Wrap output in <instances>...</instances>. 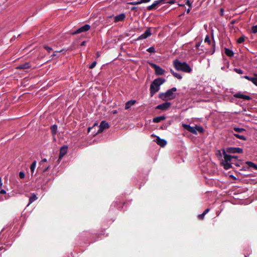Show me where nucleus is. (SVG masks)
<instances>
[{"label":"nucleus","instance_id":"nucleus-9","mask_svg":"<svg viewBox=\"0 0 257 257\" xmlns=\"http://www.w3.org/2000/svg\"><path fill=\"white\" fill-rule=\"evenodd\" d=\"M152 136H154L156 138L155 142L160 146L164 147L166 145L167 141L165 140L161 139L159 137L154 135H152Z\"/></svg>","mask_w":257,"mask_h":257},{"label":"nucleus","instance_id":"nucleus-22","mask_svg":"<svg viewBox=\"0 0 257 257\" xmlns=\"http://www.w3.org/2000/svg\"><path fill=\"white\" fill-rule=\"evenodd\" d=\"M224 53L227 56L230 57H232L234 55V52L232 50L226 48L224 49Z\"/></svg>","mask_w":257,"mask_h":257},{"label":"nucleus","instance_id":"nucleus-33","mask_svg":"<svg viewBox=\"0 0 257 257\" xmlns=\"http://www.w3.org/2000/svg\"><path fill=\"white\" fill-rule=\"evenodd\" d=\"M196 131H198L200 133H203L204 131L203 128L202 126L196 125Z\"/></svg>","mask_w":257,"mask_h":257},{"label":"nucleus","instance_id":"nucleus-35","mask_svg":"<svg viewBox=\"0 0 257 257\" xmlns=\"http://www.w3.org/2000/svg\"><path fill=\"white\" fill-rule=\"evenodd\" d=\"M244 41V37L241 36L239 37L237 40L238 43H242Z\"/></svg>","mask_w":257,"mask_h":257},{"label":"nucleus","instance_id":"nucleus-5","mask_svg":"<svg viewBox=\"0 0 257 257\" xmlns=\"http://www.w3.org/2000/svg\"><path fill=\"white\" fill-rule=\"evenodd\" d=\"M171 105L172 103L170 102L167 101L162 104L158 105L156 107V109L162 111H166L171 107Z\"/></svg>","mask_w":257,"mask_h":257},{"label":"nucleus","instance_id":"nucleus-19","mask_svg":"<svg viewBox=\"0 0 257 257\" xmlns=\"http://www.w3.org/2000/svg\"><path fill=\"white\" fill-rule=\"evenodd\" d=\"M47 161V160L45 158L42 160V161L40 162V166H42L43 168V172H46L50 168L49 166H47L45 167L44 163H46Z\"/></svg>","mask_w":257,"mask_h":257},{"label":"nucleus","instance_id":"nucleus-30","mask_svg":"<svg viewBox=\"0 0 257 257\" xmlns=\"http://www.w3.org/2000/svg\"><path fill=\"white\" fill-rule=\"evenodd\" d=\"M233 135L237 139H239L241 140L245 141L246 140V137L243 135H240L238 134H233Z\"/></svg>","mask_w":257,"mask_h":257},{"label":"nucleus","instance_id":"nucleus-14","mask_svg":"<svg viewBox=\"0 0 257 257\" xmlns=\"http://www.w3.org/2000/svg\"><path fill=\"white\" fill-rule=\"evenodd\" d=\"M151 35H152V33H151V29L148 28L146 30V31H145V32L143 34H142L139 37V39H140V40L145 39L147 38L148 37H149V36H151Z\"/></svg>","mask_w":257,"mask_h":257},{"label":"nucleus","instance_id":"nucleus-45","mask_svg":"<svg viewBox=\"0 0 257 257\" xmlns=\"http://www.w3.org/2000/svg\"><path fill=\"white\" fill-rule=\"evenodd\" d=\"M205 215H204L203 214V213H202V214H199L198 216V218L199 219H204V216Z\"/></svg>","mask_w":257,"mask_h":257},{"label":"nucleus","instance_id":"nucleus-26","mask_svg":"<svg viewBox=\"0 0 257 257\" xmlns=\"http://www.w3.org/2000/svg\"><path fill=\"white\" fill-rule=\"evenodd\" d=\"M171 72L172 74L176 78H177L178 79H181L182 78V76L180 73L175 72L172 69L171 70Z\"/></svg>","mask_w":257,"mask_h":257},{"label":"nucleus","instance_id":"nucleus-18","mask_svg":"<svg viewBox=\"0 0 257 257\" xmlns=\"http://www.w3.org/2000/svg\"><path fill=\"white\" fill-rule=\"evenodd\" d=\"M125 18V16L124 14L122 13L114 17V22H118L120 21H123Z\"/></svg>","mask_w":257,"mask_h":257},{"label":"nucleus","instance_id":"nucleus-6","mask_svg":"<svg viewBox=\"0 0 257 257\" xmlns=\"http://www.w3.org/2000/svg\"><path fill=\"white\" fill-rule=\"evenodd\" d=\"M150 65L155 69V74L156 75H163L165 70L160 67L159 66L156 65L155 63H150Z\"/></svg>","mask_w":257,"mask_h":257},{"label":"nucleus","instance_id":"nucleus-20","mask_svg":"<svg viewBox=\"0 0 257 257\" xmlns=\"http://www.w3.org/2000/svg\"><path fill=\"white\" fill-rule=\"evenodd\" d=\"M136 102V101L135 100H131L127 101L125 104V109H129L132 105L135 104Z\"/></svg>","mask_w":257,"mask_h":257},{"label":"nucleus","instance_id":"nucleus-55","mask_svg":"<svg viewBox=\"0 0 257 257\" xmlns=\"http://www.w3.org/2000/svg\"><path fill=\"white\" fill-rule=\"evenodd\" d=\"M223 9H221V13L222 15H223Z\"/></svg>","mask_w":257,"mask_h":257},{"label":"nucleus","instance_id":"nucleus-2","mask_svg":"<svg viewBox=\"0 0 257 257\" xmlns=\"http://www.w3.org/2000/svg\"><path fill=\"white\" fill-rule=\"evenodd\" d=\"M177 91L176 87H173L167 90L166 92H161L159 94L158 97L163 101L172 100L176 97V94L174 92Z\"/></svg>","mask_w":257,"mask_h":257},{"label":"nucleus","instance_id":"nucleus-42","mask_svg":"<svg viewBox=\"0 0 257 257\" xmlns=\"http://www.w3.org/2000/svg\"><path fill=\"white\" fill-rule=\"evenodd\" d=\"M243 78H245L250 81H251V80H253L254 78V77H251L247 75H245V76H243Z\"/></svg>","mask_w":257,"mask_h":257},{"label":"nucleus","instance_id":"nucleus-4","mask_svg":"<svg viewBox=\"0 0 257 257\" xmlns=\"http://www.w3.org/2000/svg\"><path fill=\"white\" fill-rule=\"evenodd\" d=\"M91 26L88 24H85L81 27L78 28L75 31L72 32V35H74L83 32H86L90 30Z\"/></svg>","mask_w":257,"mask_h":257},{"label":"nucleus","instance_id":"nucleus-39","mask_svg":"<svg viewBox=\"0 0 257 257\" xmlns=\"http://www.w3.org/2000/svg\"><path fill=\"white\" fill-rule=\"evenodd\" d=\"M96 63H96V61H93V62H92V63L90 65H89V68L90 69H93V68H94L95 67V66H96Z\"/></svg>","mask_w":257,"mask_h":257},{"label":"nucleus","instance_id":"nucleus-10","mask_svg":"<svg viewBox=\"0 0 257 257\" xmlns=\"http://www.w3.org/2000/svg\"><path fill=\"white\" fill-rule=\"evenodd\" d=\"M68 150V147L66 146H62L60 150L59 157L58 161L60 162L62 158L67 153Z\"/></svg>","mask_w":257,"mask_h":257},{"label":"nucleus","instance_id":"nucleus-31","mask_svg":"<svg viewBox=\"0 0 257 257\" xmlns=\"http://www.w3.org/2000/svg\"><path fill=\"white\" fill-rule=\"evenodd\" d=\"M51 130L52 133L53 135L56 134V131L57 130V125L56 124L53 125L51 127Z\"/></svg>","mask_w":257,"mask_h":257},{"label":"nucleus","instance_id":"nucleus-7","mask_svg":"<svg viewBox=\"0 0 257 257\" xmlns=\"http://www.w3.org/2000/svg\"><path fill=\"white\" fill-rule=\"evenodd\" d=\"M98 130L95 134H97L102 133L104 129L109 128V125L108 123H107V122H106L104 120H103V121H101L99 125L98 126Z\"/></svg>","mask_w":257,"mask_h":257},{"label":"nucleus","instance_id":"nucleus-15","mask_svg":"<svg viewBox=\"0 0 257 257\" xmlns=\"http://www.w3.org/2000/svg\"><path fill=\"white\" fill-rule=\"evenodd\" d=\"M233 96L235 98H239L244 100L251 99V97L249 96L243 94L240 92L235 93L234 94Z\"/></svg>","mask_w":257,"mask_h":257},{"label":"nucleus","instance_id":"nucleus-54","mask_svg":"<svg viewBox=\"0 0 257 257\" xmlns=\"http://www.w3.org/2000/svg\"><path fill=\"white\" fill-rule=\"evenodd\" d=\"M3 185V183H2V181H1V178H0V186H2Z\"/></svg>","mask_w":257,"mask_h":257},{"label":"nucleus","instance_id":"nucleus-34","mask_svg":"<svg viewBox=\"0 0 257 257\" xmlns=\"http://www.w3.org/2000/svg\"><path fill=\"white\" fill-rule=\"evenodd\" d=\"M215 51V42H213L212 45L211 54L212 55L213 54H214Z\"/></svg>","mask_w":257,"mask_h":257},{"label":"nucleus","instance_id":"nucleus-52","mask_svg":"<svg viewBox=\"0 0 257 257\" xmlns=\"http://www.w3.org/2000/svg\"><path fill=\"white\" fill-rule=\"evenodd\" d=\"M100 55L99 53L98 52H97L96 53V57L98 58V57H100Z\"/></svg>","mask_w":257,"mask_h":257},{"label":"nucleus","instance_id":"nucleus-1","mask_svg":"<svg viewBox=\"0 0 257 257\" xmlns=\"http://www.w3.org/2000/svg\"><path fill=\"white\" fill-rule=\"evenodd\" d=\"M166 81V79L163 78H158L153 80L150 85V93L151 97L158 92L160 89V86Z\"/></svg>","mask_w":257,"mask_h":257},{"label":"nucleus","instance_id":"nucleus-61","mask_svg":"<svg viewBox=\"0 0 257 257\" xmlns=\"http://www.w3.org/2000/svg\"><path fill=\"white\" fill-rule=\"evenodd\" d=\"M165 0H163V2Z\"/></svg>","mask_w":257,"mask_h":257},{"label":"nucleus","instance_id":"nucleus-49","mask_svg":"<svg viewBox=\"0 0 257 257\" xmlns=\"http://www.w3.org/2000/svg\"><path fill=\"white\" fill-rule=\"evenodd\" d=\"M232 157H233V160L234 159L236 160H237V159H238V156H232Z\"/></svg>","mask_w":257,"mask_h":257},{"label":"nucleus","instance_id":"nucleus-43","mask_svg":"<svg viewBox=\"0 0 257 257\" xmlns=\"http://www.w3.org/2000/svg\"><path fill=\"white\" fill-rule=\"evenodd\" d=\"M25 176V174L24 172L21 171L19 173V177L20 178H24Z\"/></svg>","mask_w":257,"mask_h":257},{"label":"nucleus","instance_id":"nucleus-37","mask_svg":"<svg viewBox=\"0 0 257 257\" xmlns=\"http://www.w3.org/2000/svg\"><path fill=\"white\" fill-rule=\"evenodd\" d=\"M251 32L252 33H257V25L252 26L251 29Z\"/></svg>","mask_w":257,"mask_h":257},{"label":"nucleus","instance_id":"nucleus-29","mask_svg":"<svg viewBox=\"0 0 257 257\" xmlns=\"http://www.w3.org/2000/svg\"><path fill=\"white\" fill-rule=\"evenodd\" d=\"M163 2V0H157L155 1L153 4V6H154V8L156 9L158 5H160L162 4Z\"/></svg>","mask_w":257,"mask_h":257},{"label":"nucleus","instance_id":"nucleus-47","mask_svg":"<svg viewBox=\"0 0 257 257\" xmlns=\"http://www.w3.org/2000/svg\"><path fill=\"white\" fill-rule=\"evenodd\" d=\"M251 82L257 86V77H254V79L251 80Z\"/></svg>","mask_w":257,"mask_h":257},{"label":"nucleus","instance_id":"nucleus-60","mask_svg":"<svg viewBox=\"0 0 257 257\" xmlns=\"http://www.w3.org/2000/svg\"><path fill=\"white\" fill-rule=\"evenodd\" d=\"M224 69V67H221V69L223 70Z\"/></svg>","mask_w":257,"mask_h":257},{"label":"nucleus","instance_id":"nucleus-38","mask_svg":"<svg viewBox=\"0 0 257 257\" xmlns=\"http://www.w3.org/2000/svg\"><path fill=\"white\" fill-rule=\"evenodd\" d=\"M136 10H137V12H138V13H140V11L141 10V9L139 8L138 7H133L131 8V10L132 11Z\"/></svg>","mask_w":257,"mask_h":257},{"label":"nucleus","instance_id":"nucleus-8","mask_svg":"<svg viewBox=\"0 0 257 257\" xmlns=\"http://www.w3.org/2000/svg\"><path fill=\"white\" fill-rule=\"evenodd\" d=\"M226 150L228 153L230 154H241L243 153V150L241 148L238 147H228L226 148Z\"/></svg>","mask_w":257,"mask_h":257},{"label":"nucleus","instance_id":"nucleus-57","mask_svg":"<svg viewBox=\"0 0 257 257\" xmlns=\"http://www.w3.org/2000/svg\"><path fill=\"white\" fill-rule=\"evenodd\" d=\"M92 127H89V128H88V132H89V131H90V130L91 129H92Z\"/></svg>","mask_w":257,"mask_h":257},{"label":"nucleus","instance_id":"nucleus-23","mask_svg":"<svg viewBox=\"0 0 257 257\" xmlns=\"http://www.w3.org/2000/svg\"><path fill=\"white\" fill-rule=\"evenodd\" d=\"M142 3H145L144 0H137L135 1L127 2V4L131 5H137Z\"/></svg>","mask_w":257,"mask_h":257},{"label":"nucleus","instance_id":"nucleus-56","mask_svg":"<svg viewBox=\"0 0 257 257\" xmlns=\"http://www.w3.org/2000/svg\"><path fill=\"white\" fill-rule=\"evenodd\" d=\"M84 44H85V42H84V41H83V42H82L81 45H84Z\"/></svg>","mask_w":257,"mask_h":257},{"label":"nucleus","instance_id":"nucleus-44","mask_svg":"<svg viewBox=\"0 0 257 257\" xmlns=\"http://www.w3.org/2000/svg\"><path fill=\"white\" fill-rule=\"evenodd\" d=\"M155 9L154 8V6H153L152 4L147 7V10L148 11H152V10H155Z\"/></svg>","mask_w":257,"mask_h":257},{"label":"nucleus","instance_id":"nucleus-17","mask_svg":"<svg viewBox=\"0 0 257 257\" xmlns=\"http://www.w3.org/2000/svg\"><path fill=\"white\" fill-rule=\"evenodd\" d=\"M31 67V65L29 62H26L24 64H21L19 66H18L16 68L17 69H28L30 68Z\"/></svg>","mask_w":257,"mask_h":257},{"label":"nucleus","instance_id":"nucleus-51","mask_svg":"<svg viewBox=\"0 0 257 257\" xmlns=\"http://www.w3.org/2000/svg\"><path fill=\"white\" fill-rule=\"evenodd\" d=\"M169 3L171 4H174L175 3V1H174V0L171 1L169 2Z\"/></svg>","mask_w":257,"mask_h":257},{"label":"nucleus","instance_id":"nucleus-36","mask_svg":"<svg viewBox=\"0 0 257 257\" xmlns=\"http://www.w3.org/2000/svg\"><path fill=\"white\" fill-rule=\"evenodd\" d=\"M234 71L235 72H236L237 73L240 74H242L243 72L242 70H241L240 69H238V68H234Z\"/></svg>","mask_w":257,"mask_h":257},{"label":"nucleus","instance_id":"nucleus-12","mask_svg":"<svg viewBox=\"0 0 257 257\" xmlns=\"http://www.w3.org/2000/svg\"><path fill=\"white\" fill-rule=\"evenodd\" d=\"M226 150H224L223 152V158L224 160L222 162H233V157L231 155H228L227 154Z\"/></svg>","mask_w":257,"mask_h":257},{"label":"nucleus","instance_id":"nucleus-3","mask_svg":"<svg viewBox=\"0 0 257 257\" xmlns=\"http://www.w3.org/2000/svg\"><path fill=\"white\" fill-rule=\"evenodd\" d=\"M174 67L178 71H182L186 73H189L192 71V68L186 62H181L176 59L174 61Z\"/></svg>","mask_w":257,"mask_h":257},{"label":"nucleus","instance_id":"nucleus-58","mask_svg":"<svg viewBox=\"0 0 257 257\" xmlns=\"http://www.w3.org/2000/svg\"><path fill=\"white\" fill-rule=\"evenodd\" d=\"M189 12H190V9H188L187 10V12L188 13H189Z\"/></svg>","mask_w":257,"mask_h":257},{"label":"nucleus","instance_id":"nucleus-24","mask_svg":"<svg viewBox=\"0 0 257 257\" xmlns=\"http://www.w3.org/2000/svg\"><path fill=\"white\" fill-rule=\"evenodd\" d=\"M166 118L165 116H159L155 117L153 118V122L155 123H158L161 121L162 120H164Z\"/></svg>","mask_w":257,"mask_h":257},{"label":"nucleus","instance_id":"nucleus-13","mask_svg":"<svg viewBox=\"0 0 257 257\" xmlns=\"http://www.w3.org/2000/svg\"><path fill=\"white\" fill-rule=\"evenodd\" d=\"M10 197V196L7 194L5 190L1 189L0 190V201L8 199Z\"/></svg>","mask_w":257,"mask_h":257},{"label":"nucleus","instance_id":"nucleus-53","mask_svg":"<svg viewBox=\"0 0 257 257\" xmlns=\"http://www.w3.org/2000/svg\"><path fill=\"white\" fill-rule=\"evenodd\" d=\"M151 0H144V2H145V3H146L149 2Z\"/></svg>","mask_w":257,"mask_h":257},{"label":"nucleus","instance_id":"nucleus-46","mask_svg":"<svg viewBox=\"0 0 257 257\" xmlns=\"http://www.w3.org/2000/svg\"><path fill=\"white\" fill-rule=\"evenodd\" d=\"M201 42H199L196 43V44L195 45V47H196V49H198V50H199V48L201 45Z\"/></svg>","mask_w":257,"mask_h":257},{"label":"nucleus","instance_id":"nucleus-41","mask_svg":"<svg viewBox=\"0 0 257 257\" xmlns=\"http://www.w3.org/2000/svg\"><path fill=\"white\" fill-rule=\"evenodd\" d=\"M44 48L45 50H46L49 53H50L52 50V48L50 47L47 46H44Z\"/></svg>","mask_w":257,"mask_h":257},{"label":"nucleus","instance_id":"nucleus-16","mask_svg":"<svg viewBox=\"0 0 257 257\" xmlns=\"http://www.w3.org/2000/svg\"><path fill=\"white\" fill-rule=\"evenodd\" d=\"M234 164L233 162H222V164L223 166L224 169L225 170H228L230 169L232 167L231 164ZM234 164L237 166H239V165L237 163H234Z\"/></svg>","mask_w":257,"mask_h":257},{"label":"nucleus","instance_id":"nucleus-59","mask_svg":"<svg viewBox=\"0 0 257 257\" xmlns=\"http://www.w3.org/2000/svg\"><path fill=\"white\" fill-rule=\"evenodd\" d=\"M117 113L116 110H114V111H113V113Z\"/></svg>","mask_w":257,"mask_h":257},{"label":"nucleus","instance_id":"nucleus-32","mask_svg":"<svg viewBox=\"0 0 257 257\" xmlns=\"http://www.w3.org/2000/svg\"><path fill=\"white\" fill-rule=\"evenodd\" d=\"M147 51L150 53H155L156 52V50L154 47H150L147 49Z\"/></svg>","mask_w":257,"mask_h":257},{"label":"nucleus","instance_id":"nucleus-25","mask_svg":"<svg viewBox=\"0 0 257 257\" xmlns=\"http://www.w3.org/2000/svg\"><path fill=\"white\" fill-rule=\"evenodd\" d=\"M245 164L248 166L249 168H252L254 169L257 170V165L251 161H246Z\"/></svg>","mask_w":257,"mask_h":257},{"label":"nucleus","instance_id":"nucleus-62","mask_svg":"<svg viewBox=\"0 0 257 257\" xmlns=\"http://www.w3.org/2000/svg\"><path fill=\"white\" fill-rule=\"evenodd\" d=\"M256 77H257V75H256Z\"/></svg>","mask_w":257,"mask_h":257},{"label":"nucleus","instance_id":"nucleus-28","mask_svg":"<svg viewBox=\"0 0 257 257\" xmlns=\"http://www.w3.org/2000/svg\"><path fill=\"white\" fill-rule=\"evenodd\" d=\"M38 199L36 195L35 194H33L30 198H29V205L31 204L32 202L35 201Z\"/></svg>","mask_w":257,"mask_h":257},{"label":"nucleus","instance_id":"nucleus-48","mask_svg":"<svg viewBox=\"0 0 257 257\" xmlns=\"http://www.w3.org/2000/svg\"><path fill=\"white\" fill-rule=\"evenodd\" d=\"M210 210L209 208L206 209L203 212L204 215H206Z\"/></svg>","mask_w":257,"mask_h":257},{"label":"nucleus","instance_id":"nucleus-27","mask_svg":"<svg viewBox=\"0 0 257 257\" xmlns=\"http://www.w3.org/2000/svg\"><path fill=\"white\" fill-rule=\"evenodd\" d=\"M233 129L236 133H242L246 131L244 128L242 127H234Z\"/></svg>","mask_w":257,"mask_h":257},{"label":"nucleus","instance_id":"nucleus-21","mask_svg":"<svg viewBox=\"0 0 257 257\" xmlns=\"http://www.w3.org/2000/svg\"><path fill=\"white\" fill-rule=\"evenodd\" d=\"M36 161H34L30 166V170L32 176L36 175V174H34V171L36 167Z\"/></svg>","mask_w":257,"mask_h":257},{"label":"nucleus","instance_id":"nucleus-40","mask_svg":"<svg viewBox=\"0 0 257 257\" xmlns=\"http://www.w3.org/2000/svg\"><path fill=\"white\" fill-rule=\"evenodd\" d=\"M204 42L208 43L209 44H211V41H210L209 37L208 35L206 36V37L204 40Z\"/></svg>","mask_w":257,"mask_h":257},{"label":"nucleus","instance_id":"nucleus-11","mask_svg":"<svg viewBox=\"0 0 257 257\" xmlns=\"http://www.w3.org/2000/svg\"><path fill=\"white\" fill-rule=\"evenodd\" d=\"M182 126L184 129L191 133L192 134L197 135V132L196 131L195 127L191 126L189 124L185 123L182 124Z\"/></svg>","mask_w":257,"mask_h":257},{"label":"nucleus","instance_id":"nucleus-50","mask_svg":"<svg viewBox=\"0 0 257 257\" xmlns=\"http://www.w3.org/2000/svg\"><path fill=\"white\" fill-rule=\"evenodd\" d=\"M186 4L189 5V6H190L191 5L190 2H189V0L187 1V2L186 3Z\"/></svg>","mask_w":257,"mask_h":257}]
</instances>
